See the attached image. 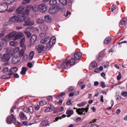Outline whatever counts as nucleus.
<instances>
[{"mask_svg":"<svg viewBox=\"0 0 127 127\" xmlns=\"http://www.w3.org/2000/svg\"><path fill=\"white\" fill-rule=\"evenodd\" d=\"M44 21L47 23H50L52 21V19L51 16L48 15H46L44 17Z\"/></svg>","mask_w":127,"mask_h":127,"instance_id":"obj_15","label":"nucleus"},{"mask_svg":"<svg viewBox=\"0 0 127 127\" xmlns=\"http://www.w3.org/2000/svg\"><path fill=\"white\" fill-rule=\"evenodd\" d=\"M59 2L63 5H66L67 3L66 0H59Z\"/></svg>","mask_w":127,"mask_h":127,"instance_id":"obj_39","label":"nucleus"},{"mask_svg":"<svg viewBox=\"0 0 127 127\" xmlns=\"http://www.w3.org/2000/svg\"><path fill=\"white\" fill-rule=\"evenodd\" d=\"M101 86L102 88H104L105 87V83L103 82H100Z\"/></svg>","mask_w":127,"mask_h":127,"instance_id":"obj_50","label":"nucleus"},{"mask_svg":"<svg viewBox=\"0 0 127 127\" xmlns=\"http://www.w3.org/2000/svg\"><path fill=\"white\" fill-rule=\"evenodd\" d=\"M46 35V33L45 32L42 33L40 34V36L42 37H45Z\"/></svg>","mask_w":127,"mask_h":127,"instance_id":"obj_49","label":"nucleus"},{"mask_svg":"<svg viewBox=\"0 0 127 127\" xmlns=\"http://www.w3.org/2000/svg\"><path fill=\"white\" fill-rule=\"evenodd\" d=\"M40 30L42 31H45L48 29L47 25L46 24H43L41 25L40 27Z\"/></svg>","mask_w":127,"mask_h":127,"instance_id":"obj_18","label":"nucleus"},{"mask_svg":"<svg viewBox=\"0 0 127 127\" xmlns=\"http://www.w3.org/2000/svg\"><path fill=\"white\" fill-rule=\"evenodd\" d=\"M55 109L54 106L52 104H51L50 106L48 107L44 111L46 112H51L54 110Z\"/></svg>","mask_w":127,"mask_h":127,"instance_id":"obj_17","label":"nucleus"},{"mask_svg":"<svg viewBox=\"0 0 127 127\" xmlns=\"http://www.w3.org/2000/svg\"><path fill=\"white\" fill-rule=\"evenodd\" d=\"M10 59V56L9 54H4L1 59V60L4 62H8Z\"/></svg>","mask_w":127,"mask_h":127,"instance_id":"obj_16","label":"nucleus"},{"mask_svg":"<svg viewBox=\"0 0 127 127\" xmlns=\"http://www.w3.org/2000/svg\"><path fill=\"white\" fill-rule=\"evenodd\" d=\"M23 110L25 112L28 113V110L27 109V108L26 107H24L23 108Z\"/></svg>","mask_w":127,"mask_h":127,"instance_id":"obj_51","label":"nucleus"},{"mask_svg":"<svg viewBox=\"0 0 127 127\" xmlns=\"http://www.w3.org/2000/svg\"><path fill=\"white\" fill-rule=\"evenodd\" d=\"M124 96H126L127 95V93L126 92H124L122 94Z\"/></svg>","mask_w":127,"mask_h":127,"instance_id":"obj_58","label":"nucleus"},{"mask_svg":"<svg viewBox=\"0 0 127 127\" xmlns=\"http://www.w3.org/2000/svg\"><path fill=\"white\" fill-rule=\"evenodd\" d=\"M85 103L84 102H82L80 103L77 104V106L79 107H83L85 105Z\"/></svg>","mask_w":127,"mask_h":127,"instance_id":"obj_46","label":"nucleus"},{"mask_svg":"<svg viewBox=\"0 0 127 127\" xmlns=\"http://www.w3.org/2000/svg\"><path fill=\"white\" fill-rule=\"evenodd\" d=\"M116 8V5H113L111 7V11H114Z\"/></svg>","mask_w":127,"mask_h":127,"instance_id":"obj_52","label":"nucleus"},{"mask_svg":"<svg viewBox=\"0 0 127 127\" xmlns=\"http://www.w3.org/2000/svg\"><path fill=\"white\" fill-rule=\"evenodd\" d=\"M23 35V33L21 32H13L10 33L6 36V38L10 39L13 38L14 39L16 40L20 37H21Z\"/></svg>","mask_w":127,"mask_h":127,"instance_id":"obj_2","label":"nucleus"},{"mask_svg":"<svg viewBox=\"0 0 127 127\" xmlns=\"http://www.w3.org/2000/svg\"><path fill=\"white\" fill-rule=\"evenodd\" d=\"M25 34L26 35L27 37H30L31 35L30 32L27 31H25Z\"/></svg>","mask_w":127,"mask_h":127,"instance_id":"obj_37","label":"nucleus"},{"mask_svg":"<svg viewBox=\"0 0 127 127\" xmlns=\"http://www.w3.org/2000/svg\"><path fill=\"white\" fill-rule=\"evenodd\" d=\"M74 113V111L73 110L70 109H67L66 114L67 115V117H70Z\"/></svg>","mask_w":127,"mask_h":127,"instance_id":"obj_19","label":"nucleus"},{"mask_svg":"<svg viewBox=\"0 0 127 127\" xmlns=\"http://www.w3.org/2000/svg\"><path fill=\"white\" fill-rule=\"evenodd\" d=\"M79 93V91H76L74 92L73 93L74 94V95H78Z\"/></svg>","mask_w":127,"mask_h":127,"instance_id":"obj_59","label":"nucleus"},{"mask_svg":"<svg viewBox=\"0 0 127 127\" xmlns=\"http://www.w3.org/2000/svg\"><path fill=\"white\" fill-rule=\"evenodd\" d=\"M49 3L51 5H55L57 3V1L56 0H51Z\"/></svg>","mask_w":127,"mask_h":127,"instance_id":"obj_38","label":"nucleus"},{"mask_svg":"<svg viewBox=\"0 0 127 127\" xmlns=\"http://www.w3.org/2000/svg\"><path fill=\"white\" fill-rule=\"evenodd\" d=\"M99 83L96 81L94 82V85L95 86H96L98 85V84Z\"/></svg>","mask_w":127,"mask_h":127,"instance_id":"obj_61","label":"nucleus"},{"mask_svg":"<svg viewBox=\"0 0 127 127\" xmlns=\"http://www.w3.org/2000/svg\"><path fill=\"white\" fill-rule=\"evenodd\" d=\"M71 12L69 11H67V13L66 14H64V15L66 17L68 15L70 14Z\"/></svg>","mask_w":127,"mask_h":127,"instance_id":"obj_55","label":"nucleus"},{"mask_svg":"<svg viewBox=\"0 0 127 127\" xmlns=\"http://www.w3.org/2000/svg\"><path fill=\"white\" fill-rule=\"evenodd\" d=\"M18 69L17 67H13L9 70V72L12 73L15 72L17 71Z\"/></svg>","mask_w":127,"mask_h":127,"instance_id":"obj_29","label":"nucleus"},{"mask_svg":"<svg viewBox=\"0 0 127 127\" xmlns=\"http://www.w3.org/2000/svg\"><path fill=\"white\" fill-rule=\"evenodd\" d=\"M111 40V38L110 37H107L104 41V42L105 44L108 43Z\"/></svg>","mask_w":127,"mask_h":127,"instance_id":"obj_35","label":"nucleus"},{"mask_svg":"<svg viewBox=\"0 0 127 127\" xmlns=\"http://www.w3.org/2000/svg\"><path fill=\"white\" fill-rule=\"evenodd\" d=\"M46 103V102L44 100H43L40 101L39 102V105L40 106H42L44 104Z\"/></svg>","mask_w":127,"mask_h":127,"instance_id":"obj_40","label":"nucleus"},{"mask_svg":"<svg viewBox=\"0 0 127 127\" xmlns=\"http://www.w3.org/2000/svg\"><path fill=\"white\" fill-rule=\"evenodd\" d=\"M26 49L25 47L21 49L19 53L20 56H23L24 54L25 50Z\"/></svg>","mask_w":127,"mask_h":127,"instance_id":"obj_32","label":"nucleus"},{"mask_svg":"<svg viewBox=\"0 0 127 127\" xmlns=\"http://www.w3.org/2000/svg\"><path fill=\"white\" fill-rule=\"evenodd\" d=\"M27 66L29 68H31L32 67V64L31 62H29L27 64Z\"/></svg>","mask_w":127,"mask_h":127,"instance_id":"obj_48","label":"nucleus"},{"mask_svg":"<svg viewBox=\"0 0 127 127\" xmlns=\"http://www.w3.org/2000/svg\"><path fill=\"white\" fill-rule=\"evenodd\" d=\"M5 2L8 4H10L13 3L15 0H4Z\"/></svg>","mask_w":127,"mask_h":127,"instance_id":"obj_41","label":"nucleus"},{"mask_svg":"<svg viewBox=\"0 0 127 127\" xmlns=\"http://www.w3.org/2000/svg\"><path fill=\"white\" fill-rule=\"evenodd\" d=\"M28 110L30 112L32 113L33 112V108L32 106H29L28 108Z\"/></svg>","mask_w":127,"mask_h":127,"instance_id":"obj_42","label":"nucleus"},{"mask_svg":"<svg viewBox=\"0 0 127 127\" xmlns=\"http://www.w3.org/2000/svg\"><path fill=\"white\" fill-rule=\"evenodd\" d=\"M36 22L38 24H41L44 23V21L42 18H39L36 20Z\"/></svg>","mask_w":127,"mask_h":127,"instance_id":"obj_28","label":"nucleus"},{"mask_svg":"<svg viewBox=\"0 0 127 127\" xmlns=\"http://www.w3.org/2000/svg\"><path fill=\"white\" fill-rule=\"evenodd\" d=\"M32 8L33 11L37 12L39 11V5L37 4H34L33 6L31 5H28L24 11V13L28 15L30 13V11Z\"/></svg>","mask_w":127,"mask_h":127,"instance_id":"obj_1","label":"nucleus"},{"mask_svg":"<svg viewBox=\"0 0 127 127\" xmlns=\"http://www.w3.org/2000/svg\"><path fill=\"white\" fill-rule=\"evenodd\" d=\"M97 63L95 61L92 62L91 64V66L93 67H95L97 66Z\"/></svg>","mask_w":127,"mask_h":127,"instance_id":"obj_36","label":"nucleus"},{"mask_svg":"<svg viewBox=\"0 0 127 127\" xmlns=\"http://www.w3.org/2000/svg\"><path fill=\"white\" fill-rule=\"evenodd\" d=\"M100 101L101 102H103L104 101L103 99V96L102 95H101L100 97Z\"/></svg>","mask_w":127,"mask_h":127,"instance_id":"obj_63","label":"nucleus"},{"mask_svg":"<svg viewBox=\"0 0 127 127\" xmlns=\"http://www.w3.org/2000/svg\"><path fill=\"white\" fill-rule=\"evenodd\" d=\"M78 84L81 86L83 85V82L81 81H79L78 83Z\"/></svg>","mask_w":127,"mask_h":127,"instance_id":"obj_64","label":"nucleus"},{"mask_svg":"<svg viewBox=\"0 0 127 127\" xmlns=\"http://www.w3.org/2000/svg\"><path fill=\"white\" fill-rule=\"evenodd\" d=\"M16 119L15 116L13 114H11L10 116L7 117L6 119V121L7 123L8 124H11L13 122L15 125H22V124L16 121Z\"/></svg>","mask_w":127,"mask_h":127,"instance_id":"obj_4","label":"nucleus"},{"mask_svg":"<svg viewBox=\"0 0 127 127\" xmlns=\"http://www.w3.org/2000/svg\"><path fill=\"white\" fill-rule=\"evenodd\" d=\"M24 8V6L23 5H21L17 8L16 10V12L18 13V16L21 19L23 18V17L25 15H27L25 13H24V11L23 13H21L23 11Z\"/></svg>","mask_w":127,"mask_h":127,"instance_id":"obj_5","label":"nucleus"},{"mask_svg":"<svg viewBox=\"0 0 127 127\" xmlns=\"http://www.w3.org/2000/svg\"><path fill=\"white\" fill-rule=\"evenodd\" d=\"M75 62V60L73 58H72L69 60L68 61L67 59H66L64 61L62 65V67L63 69H68L70 66L73 65Z\"/></svg>","mask_w":127,"mask_h":127,"instance_id":"obj_3","label":"nucleus"},{"mask_svg":"<svg viewBox=\"0 0 127 127\" xmlns=\"http://www.w3.org/2000/svg\"><path fill=\"white\" fill-rule=\"evenodd\" d=\"M19 115L20 117L21 118H24L26 117L25 116L22 112H20Z\"/></svg>","mask_w":127,"mask_h":127,"instance_id":"obj_43","label":"nucleus"},{"mask_svg":"<svg viewBox=\"0 0 127 127\" xmlns=\"http://www.w3.org/2000/svg\"><path fill=\"white\" fill-rule=\"evenodd\" d=\"M40 108V106L38 105H36L35 107V109L36 110H38Z\"/></svg>","mask_w":127,"mask_h":127,"instance_id":"obj_56","label":"nucleus"},{"mask_svg":"<svg viewBox=\"0 0 127 127\" xmlns=\"http://www.w3.org/2000/svg\"><path fill=\"white\" fill-rule=\"evenodd\" d=\"M105 55V53L101 51L99 53L98 58L99 59H102Z\"/></svg>","mask_w":127,"mask_h":127,"instance_id":"obj_30","label":"nucleus"},{"mask_svg":"<svg viewBox=\"0 0 127 127\" xmlns=\"http://www.w3.org/2000/svg\"><path fill=\"white\" fill-rule=\"evenodd\" d=\"M9 68L8 67H5L3 68L2 69V71L4 72H6L8 71Z\"/></svg>","mask_w":127,"mask_h":127,"instance_id":"obj_45","label":"nucleus"},{"mask_svg":"<svg viewBox=\"0 0 127 127\" xmlns=\"http://www.w3.org/2000/svg\"><path fill=\"white\" fill-rule=\"evenodd\" d=\"M39 11L42 12H45L47 8L46 5L44 3H42L39 5Z\"/></svg>","mask_w":127,"mask_h":127,"instance_id":"obj_10","label":"nucleus"},{"mask_svg":"<svg viewBox=\"0 0 127 127\" xmlns=\"http://www.w3.org/2000/svg\"><path fill=\"white\" fill-rule=\"evenodd\" d=\"M121 98V97L120 96H118L116 97V99L117 100H120Z\"/></svg>","mask_w":127,"mask_h":127,"instance_id":"obj_57","label":"nucleus"},{"mask_svg":"<svg viewBox=\"0 0 127 127\" xmlns=\"http://www.w3.org/2000/svg\"><path fill=\"white\" fill-rule=\"evenodd\" d=\"M12 73H9L5 74L2 76L1 78L3 79H8L11 77V75Z\"/></svg>","mask_w":127,"mask_h":127,"instance_id":"obj_24","label":"nucleus"},{"mask_svg":"<svg viewBox=\"0 0 127 127\" xmlns=\"http://www.w3.org/2000/svg\"><path fill=\"white\" fill-rule=\"evenodd\" d=\"M56 40V38L54 37H52L50 39L49 38L48 42L46 44L47 47L49 48H51L55 43Z\"/></svg>","mask_w":127,"mask_h":127,"instance_id":"obj_7","label":"nucleus"},{"mask_svg":"<svg viewBox=\"0 0 127 127\" xmlns=\"http://www.w3.org/2000/svg\"><path fill=\"white\" fill-rule=\"evenodd\" d=\"M22 19L19 17L16 16H13L10 17L8 21V23L7 24H12L13 23L17 22H21Z\"/></svg>","mask_w":127,"mask_h":127,"instance_id":"obj_6","label":"nucleus"},{"mask_svg":"<svg viewBox=\"0 0 127 127\" xmlns=\"http://www.w3.org/2000/svg\"><path fill=\"white\" fill-rule=\"evenodd\" d=\"M44 48V46L41 44H39L36 47L37 52L38 53H41L43 50Z\"/></svg>","mask_w":127,"mask_h":127,"instance_id":"obj_14","label":"nucleus"},{"mask_svg":"<svg viewBox=\"0 0 127 127\" xmlns=\"http://www.w3.org/2000/svg\"><path fill=\"white\" fill-rule=\"evenodd\" d=\"M21 59V57L18 55L13 56L11 60L12 63L14 64H16L19 62Z\"/></svg>","mask_w":127,"mask_h":127,"instance_id":"obj_9","label":"nucleus"},{"mask_svg":"<svg viewBox=\"0 0 127 127\" xmlns=\"http://www.w3.org/2000/svg\"><path fill=\"white\" fill-rule=\"evenodd\" d=\"M88 108H82L81 109L79 108L76 109V112L78 114L80 115L84 114H85V113H83L85 111L87 112L88 111Z\"/></svg>","mask_w":127,"mask_h":127,"instance_id":"obj_11","label":"nucleus"},{"mask_svg":"<svg viewBox=\"0 0 127 127\" xmlns=\"http://www.w3.org/2000/svg\"><path fill=\"white\" fill-rule=\"evenodd\" d=\"M34 55V52L33 51H31L29 54V59L30 60H32L33 57Z\"/></svg>","mask_w":127,"mask_h":127,"instance_id":"obj_31","label":"nucleus"},{"mask_svg":"<svg viewBox=\"0 0 127 127\" xmlns=\"http://www.w3.org/2000/svg\"><path fill=\"white\" fill-rule=\"evenodd\" d=\"M49 38L50 37H47L46 38H44L40 40V42L41 43L45 44L49 40Z\"/></svg>","mask_w":127,"mask_h":127,"instance_id":"obj_22","label":"nucleus"},{"mask_svg":"<svg viewBox=\"0 0 127 127\" xmlns=\"http://www.w3.org/2000/svg\"><path fill=\"white\" fill-rule=\"evenodd\" d=\"M58 10V7H51L48 10V12L51 14H54L57 12Z\"/></svg>","mask_w":127,"mask_h":127,"instance_id":"obj_13","label":"nucleus"},{"mask_svg":"<svg viewBox=\"0 0 127 127\" xmlns=\"http://www.w3.org/2000/svg\"><path fill=\"white\" fill-rule=\"evenodd\" d=\"M82 55V53L80 52H76L74 55V57L76 60L79 59Z\"/></svg>","mask_w":127,"mask_h":127,"instance_id":"obj_21","label":"nucleus"},{"mask_svg":"<svg viewBox=\"0 0 127 127\" xmlns=\"http://www.w3.org/2000/svg\"><path fill=\"white\" fill-rule=\"evenodd\" d=\"M14 8L13 7H11L9 8L8 9H7V11L9 12H11L12 11H13Z\"/></svg>","mask_w":127,"mask_h":127,"instance_id":"obj_44","label":"nucleus"},{"mask_svg":"<svg viewBox=\"0 0 127 127\" xmlns=\"http://www.w3.org/2000/svg\"><path fill=\"white\" fill-rule=\"evenodd\" d=\"M25 42V38H22L20 42L21 46L22 47L25 46L24 43Z\"/></svg>","mask_w":127,"mask_h":127,"instance_id":"obj_27","label":"nucleus"},{"mask_svg":"<svg viewBox=\"0 0 127 127\" xmlns=\"http://www.w3.org/2000/svg\"><path fill=\"white\" fill-rule=\"evenodd\" d=\"M74 87L72 86H70L68 89V90L69 91H71L73 90Z\"/></svg>","mask_w":127,"mask_h":127,"instance_id":"obj_53","label":"nucleus"},{"mask_svg":"<svg viewBox=\"0 0 127 127\" xmlns=\"http://www.w3.org/2000/svg\"><path fill=\"white\" fill-rule=\"evenodd\" d=\"M8 6L5 3H3L0 4V12H3L7 10Z\"/></svg>","mask_w":127,"mask_h":127,"instance_id":"obj_12","label":"nucleus"},{"mask_svg":"<svg viewBox=\"0 0 127 127\" xmlns=\"http://www.w3.org/2000/svg\"><path fill=\"white\" fill-rule=\"evenodd\" d=\"M14 78H18L19 77V76L18 75V74L16 73L14 74Z\"/></svg>","mask_w":127,"mask_h":127,"instance_id":"obj_54","label":"nucleus"},{"mask_svg":"<svg viewBox=\"0 0 127 127\" xmlns=\"http://www.w3.org/2000/svg\"><path fill=\"white\" fill-rule=\"evenodd\" d=\"M127 21V20L125 18L121 19L119 23V27H122V26L125 25Z\"/></svg>","mask_w":127,"mask_h":127,"instance_id":"obj_20","label":"nucleus"},{"mask_svg":"<svg viewBox=\"0 0 127 127\" xmlns=\"http://www.w3.org/2000/svg\"><path fill=\"white\" fill-rule=\"evenodd\" d=\"M71 99H69L66 102V104L68 105L69 106L71 105H72V104L71 102Z\"/></svg>","mask_w":127,"mask_h":127,"instance_id":"obj_47","label":"nucleus"},{"mask_svg":"<svg viewBox=\"0 0 127 127\" xmlns=\"http://www.w3.org/2000/svg\"><path fill=\"white\" fill-rule=\"evenodd\" d=\"M10 45L12 46H16L18 44V42L16 41H11L10 42Z\"/></svg>","mask_w":127,"mask_h":127,"instance_id":"obj_33","label":"nucleus"},{"mask_svg":"<svg viewBox=\"0 0 127 127\" xmlns=\"http://www.w3.org/2000/svg\"><path fill=\"white\" fill-rule=\"evenodd\" d=\"M121 78V76L120 74H119L117 76V78L118 80H120Z\"/></svg>","mask_w":127,"mask_h":127,"instance_id":"obj_60","label":"nucleus"},{"mask_svg":"<svg viewBox=\"0 0 127 127\" xmlns=\"http://www.w3.org/2000/svg\"><path fill=\"white\" fill-rule=\"evenodd\" d=\"M81 119V118L80 117H78L77 118L76 120V121L77 122H78L80 121Z\"/></svg>","mask_w":127,"mask_h":127,"instance_id":"obj_62","label":"nucleus"},{"mask_svg":"<svg viewBox=\"0 0 127 127\" xmlns=\"http://www.w3.org/2000/svg\"><path fill=\"white\" fill-rule=\"evenodd\" d=\"M48 124V122L47 120H45L41 123V126H45Z\"/></svg>","mask_w":127,"mask_h":127,"instance_id":"obj_34","label":"nucleus"},{"mask_svg":"<svg viewBox=\"0 0 127 127\" xmlns=\"http://www.w3.org/2000/svg\"><path fill=\"white\" fill-rule=\"evenodd\" d=\"M7 54L10 55L13 54V52L14 51L13 49L11 48H6Z\"/></svg>","mask_w":127,"mask_h":127,"instance_id":"obj_23","label":"nucleus"},{"mask_svg":"<svg viewBox=\"0 0 127 127\" xmlns=\"http://www.w3.org/2000/svg\"><path fill=\"white\" fill-rule=\"evenodd\" d=\"M21 22L23 20L25 22V24L24 26L25 25H32L33 24L34 22L32 20H30V18L28 17H23L22 18Z\"/></svg>","mask_w":127,"mask_h":127,"instance_id":"obj_8","label":"nucleus"},{"mask_svg":"<svg viewBox=\"0 0 127 127\" xmlns=\"http://www.w3.org/2000/svg\"><path fill=\"white\" fill-rule=\"evenodd\" d=\"M37 39V36L35 34H34L32 36L31 39V41L33 42H35Z\"/></svg>","mask_w":127,"mask_h":127,"instance_id":"obj_25","label":"nucleus"},{"mask_svg":"<svg viewBox=\"0 0 127 127\" xmlns=\"http://www.w3.org/2000/svg\"><path fill=\"white\" fill-rule=\"evenodd\" d=\"M28 69L27 67H24L22 68V70L20 72V73L22 75H24L26 74V72Z\"/></svg>","mask_w":127,"mask_h":127,"instance_id":"obj_26","label":"nucleus"}]
</instances>
